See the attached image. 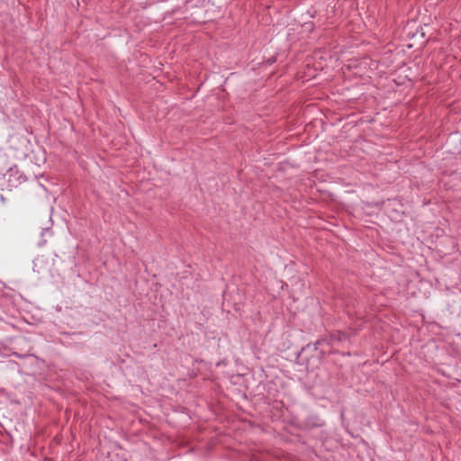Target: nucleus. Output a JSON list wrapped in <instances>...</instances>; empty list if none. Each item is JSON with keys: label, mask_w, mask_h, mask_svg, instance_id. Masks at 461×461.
I'll use <instances>...</instances> for the list:
<instances>
[{"label": "nucleus", "mask_w": 461, "mask_h": 461, "mask_svg": "<svg viewBox=\"0 0 461 461\" xmlns=\"http://www.w3.org/2000/svg\"><path fill=\"white\" fill-rule=\"evenodd\" d=\"M13 355H14L15 357H19V358H23V357H24V356H23V355H21V354H19V353H13Z\"/></svg>", "instance_id": "f257e3e1"}, {"label": "nucleus", "mask_w": 461, "mask_h": 461, "mask_svg": "<svg viewBox=\"0 0 461 461\" xmlns=\"http://www.w3.org/2000/svg\"><path fill=\"white\" fill-rule=\"evenodd\" d=\"M49 231H50L49 228L43 229L42 232H41V235H44L45 232H49Z\"/></svg>", "instance_id": "f03ea898"}, {"label": "nucleus", "mask_w": 461, "mask_h": 461, "mask_svg": "<svg viewBox=\"0 0 461 461\" xmlns=\"http://www.w3.org/2000/svg\"><path fill=\"white\" fill-rule=\"evenodd\" d=\"M45 243H46V240H43V242H42V243H41L40 245L41 246V245H43V244H45Z\"/></svg>", "instance_id": "7ed1b4c3"}]
</instances>
